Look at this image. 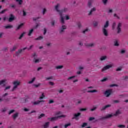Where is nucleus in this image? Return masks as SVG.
<instances>
[{
	"instance_id": "obj_49",
	"label": "nucleus",
	"mask_w": 128,
	"mask_h": 128,
	"mask_svg": "<svg viewBox=\"0 0 128 128\" xmlns=\"http://www.w3.org/2000/svg\"><path fill=\"white\" fill-rule=\"evenodd\" d=\"M102 2L104 4H106V2H108V0H102Z\"/></svg>"
},
{
	"instance_id": "obj_1",
	"label": "nucleus",
	"mask_w": 128,
	"mask_h": 128,
	"mask_svg": "<svg viewBox=\"0 0 128 128\" xmlns=\"http://www.w3.org/2000/svg\"><path fill=\"white\" fill-rule=\"evenodd\" d=\"M58 6H60V4H57V5L55 6V9L58 12H59L61 18V22L62 24H64V19L62 17V12H66V10H68V8H64V10H58Z\"/></svg>"
},
{
	"instance_id": "obj_42",
	"label": "nucleus",
	"mask_w": 128,
	"mask_h": 128,
	"mask_svg": "<svg viewBox=\"0 0 128 128\" xmlns=\"http://www.w3.org/2000/svg\"><path fill=\"white\" fill-rule=\"evenodd\" d=\"M70 124H71L70 123H68V124H66L64 126L65 128H68V126H70Z\"/></svg>"
},
{
	"instance_id": "obj_35",
	"label": "nucleus",
	"mask_w": 128,
	"mask_h": 128,
	"mask_svg": "<svg viewBox=\"0 0 128 128\" xmlns=\"http://www.w3.org/2000/svg\"><path fill=\"white\" fill-rule=\"evenodd\" d=\"M86 46L92 47V46H94V44L92 43H91L90 44H86Z\"/></svg>"
},
{
	"instance_id": "obj_25",
	"label": "nucleus",
	"mask_w": 128,
	"mask_h": 128,
	"mask_svg": "<svg viewBox=\"0 0 128 128\" xmlns=\"http://www.w3.org/2000/svg\"><path fill=\"white\" fill-rule=\"evenodd\" d=\"M26 32H24L23 33H22L21 34V35L20 36L18 39L19 40H22V38L24 37V36Z\"/></svg>"
},
{
	"instance_id": "obj_60",
	"label": "nucleus",
	"mask_w": 128,
	"mask_h": 128,
	"mask_svg": "<svg viewBox=\"0 0 128 128\" xmlns=\"http://www.w3.org/2000/svg\"><path fill=\"white\" fill-rule=\"evenodd\" d=\"M114 102L115 104H118V103L120 102V101H118V100H114Z\"/></svg>"
},
{
	"instance_id": "obj_2",
	"label": "nucleus",
	"mask_w": 128,
	"mask_h": 128,
	"mask_svg": "<svg viewBox=\"0 0 128 128\" xmlns=\"http://www.w3.org/2000/svg\"><path fill=\"white\" fill-rule=\"evenodd\" d=\"M120 114V110H118L116 112V114H107L106 116L102 117L100 118V120H106V118H112V116H118V114Z\"/></svg>"
},
{
	"instance_id": "obj_45",
	"label": "nucleus",
	"mask_w": 128,
	"mask_h": 128,
	"mask_svg": "<svg viewBox=\"0 0 128 128\" xmlns=\"http://www.w3.org/2000/svg\"><path fill=\"white\" fill-rule=\"evenodd\" d=\"M98 24V22H94V26H97Z\"/></svg>"
},
{
	"instance_id": "obj_55",
	"label": "nucleus",
	"mask_w": 128,
	"mask_h": 128,
	"mask_svg": "<svg viewBox=\"0 0 128 128\" xmlns=\"http://www.w3.org/2000/svg\"><path fill=\"white\" fill-rule=\"evenodd\" d=\"M6 112V108H4L2 110V112Z\"/></svg>"
},
{
	"instance_id": "obj_23",
	"label": "nucleus",
	"mask_w": 128,
	"mask_h": 128,
	"mask_svg": "<svg viewBox=\"0 0 128 128\" xmlns=\"http://www.w3.org/2000/svg\"><path fill=\"white\" fill-rule=\"evenodd\" d=\"M22 26H24V24H23V23L20 24L17 27V28H16V30H20V28Z\"/></svg>"
},
{
	"instance_id": "obj_13",
	"label": "nucleus",
	"mask_w": 128,
	"mask_h": 128,
	"mask_svg": "<svg viewBox=\"0 0 128 128\" xmlns=\"http://www.w3.org/2000/svg\"><path fill=\"white\" fill-rule=\"evenodd\" d=\"M103 34L105 36H108V30L106 28H103Z\"/></svg>"
},
{
	"instance_id": "obj_37",
	"label": "nucleus",
	"mask_w": 128,
	"mask_h": 128,
	"mask_svg": "<svg viewBox=\"0 0 128 128\" xmlns=\"http://www.w3.org/2000/svg\"><path fill=\"white\" fill-rule=\"evenodd\" d=\"M60 114H62V112H58L56 113V116H59Z\"/></svg>"
},
{
	"instance_id": "obj_50",
	"label": "nucleus",
	"mask_w": 128,
	"mask_h": 128,
	"mask_svg": "<svg viewBox=\"0 0 128 128\" xmlns=\"http://www.w3.org/2000/svg\"><path fill=\"white\" fill-rule=\"evenodd\" d=\"M80 112H84V111L86 110V108H80Z\"/></svg>"
},
{
	"instance_id": "obj_10",
	"label": "nucleus",
	"mask_w": 128,
	"mask_h": 128,
	"mask_svg": "<svg viewBox=\"0 0 128 128\" xmlns=\"http://www.w3.org/2000/svg\"><path fill=\"white\" fill-rule=\"evenodd\" d=\"M112 68V65H107L103 68L102 72H104V70H108V68Z\"/></svg>"
},
{
	"instance_id": "obj_33",
	"label": "nucleus",
	"mask_w": 128,
	"mask_h": 128,
	"mask_svg": "<svg viewBox=\"0 0 128 128\" xmlns=\"http://www.w3.org/2000/svg\"><path fill=\"white\" fill-rule=\"evenodd\" d=\"M86 126H88V123L86 122H84L82 124V128H86Z\"/></svg>"
},
{
	"instance_id": "obj_17",
	"label": "nucleus",
	"mask_w": 128,
	"mask_h": 128,
	"mask_svg": "<svg viewBox=\"0 0 128 128\" xmlns=\"http://www.w3.org/2000/svg\"><path fill=\"white\" fill-rule=\"evenodd\" d=\"M18 45L16 44L13 46V48L11 50V52H14L18 48Z\"/></svg>"
},
{
	"instance_id": "obj_6",
	"label": "nucleus",
	"mask_w": 128,
	"mask_h": 128,
	"mask_svg": "<svg viewBox=\"0 0 128 128\" xmlns=\"http://www.w3.org/2000/svg\"><path fill=\"white\" fill-rule=\"evenodd\" d=\"M105 96H106V98H108L110 94H112V90H107L104 93Z\"/></svg>"
},
{
	"instance_id": "obj_58",
	"label": "nucleus",
	"mask_w": 128,
	"mask_h": 128,
	"mask_svg": "<svg viewBox=\"0 0 128 128\" xmlns=\"http://www.w3.org/2000/svg\"><path fill=\"white\" fill-rule=\"evenodd\" d=\"M46 9L44 8L43 10V14H46Z\"/></svg>"
},
{
	"instance_id": "obj_15",
	"label": "nucleus",
	"mask_w": 128,
	"mask_h": 128,
	"mask_svg": "<svg viewBox=\"0 0 128 128\" xmlns=\"http://www.w3.org/2000/svg\"><path fill=\"white\" fill-rule=\"evenodd\" d=\"M80 112L74 114V117L72 118V120H74V118L75 120H78V117L80 116Z\"/></svg>"
},
{
	"instance_id": "obj_54",
	"label": "nucleus",
	"mask_w": 128,
	"mask_h": 128,
	"mask_svg": "<svg viewBox=\"0 0 128 128\" xmlns=\"http://www.w3.org/2000/svg\"><path fill=\"white\" fill-rule=\"evenodd\" d=\"M128 76H123V80H128Z\"/></svg>"
},
{
	"instance_id": "obj_3",
	"label": "nucleus",
	"mask_w": 128,
	"mask_h": 128,
	"mask_svg": "<svg viewBox=\"0 0 128 128\" xmlns=\"http://www.w3.org/2000/svg\"><path fill=\"white\" fill-rule=\"evenodd\" d=\"M13 84L14 86L13 87L12 89V92H14V90H16V89L18 88V86H20V82L16 80V81H14L13 82Z\"/></svg>"
},
{
	"instance_id": "obj_20",
	"label": "nucleus",
	"mask_w": 128,
	"mask_h": 128,
	"mask_svg": "<svg viewBox=\"0 0 128 128\" xmlns=\"http://www.w3.org/2000/svg\"><path fill=\"white\" fill-rule=\"evenodd\" d=\"M109 26L108 21H106V24L104 26V28H108Z\"/></svg>"
},
{
	"instance_id": "obj_4",
	"label": "nucleus",
	"mask_w": 128,
	"mask_h": 128,
	"mask_svg": "<svg viewBox=\"0 0 128 128\" xmlns=\"http://www.w3.org/2000/svg\"><path fill=\"white\" fill-rule=\"evenodd\" d=\"M66 118V115H60L55 117L51 118V122H54V120H56L58 118Z\"/></svg>"
},
{
	"instance_id": "obj_32",
	"label": "nucleus",
	"mask_w": 128,
	"mask_h": 128,
	"mask_svg": "<svg viewBox=\"0 0 128 128\" xmlns=\"http://www.w3.org/2000/svg\"><path fill=\"white\" fill-rule=\"evenodd\" d=\"M106 56H102L100 58V60H106Z\"/></svg>"
},
{
	"instance_id": "obj_38",
	"label": "nucleus",
	"mask_w": 128,
	"mask_h": 128,
	"mask_svg": "<svg viewBox=\"0 0 128 128\" xmlns=\"http://www.w3.org/2000/svg\"><path fill=\"white\" fill-rule=\"evenodd\" d=\"M88 6L89 8H90V6H92V0L88 1Z\"/></svg>"
},
{
	"instance_id": "obj_27",
	"label": "nucleus",
	"mask_w": 128,
	"mask_h": 128,
	"mask_svg": "<svg viewBox=\"0 0 128 128\" xmlns=\"http://www.w3.org/2000/svg\"><path fill=\"white\" fill-rule=\"evenodd\" d=\"M88 92H91V93H93V92H98V90H88Z\"/></svg>"
},
{
	"instance_id": "obj_28",
	"label": "nucleus",
	"mask_w": 128,
	"mask_h": 128,
	"mask_svg": "<svg viewBox=\"0 0 128 128\" xmlns=\"http://www.w3.org/2000/svg\"><path fill=\"white\" fill-rule=\"evenodd\" d=\"M117 126L118 128H126V126L124 124H119V125H118Z\"/></svg>"
},
{
	"instance_id": "obj_22",
	"label": "nucleus",
	"mask_w": 128,
	"mask_h": 128,
	"mask_svg": "<svg viewBox=\"0 0 128 128\" xmlns=\"http://www.w3.org/2000/svg\"><path fill=\"white\" fill-rule=\"evenodd\" d=\"M32 32H34V29H31L30 31L29 32L28 34V36H32Z\"/></svg>"
},
{
	"instance_id": "obj_39",
	"label": "nucleus",
	"mask_w": 128,
	"mask_h": 128,
	"mask_svg": "<svg viewBox=\"0 0 128 128\" xmlns=\"http://www.w3.org/2000/svg\"><path fill=\"white\" fill-rule=\"evenodd\" d=\"M34 62H35V64H38V63L40 62V60L34 59Z\"/></svg>"
},
{
	"instance_id": "obj_8",
	"label": "nucleus",
	"mask_w": 128,
	"mask_h": 128,
	"mask_svg": "<svg viewBox=\"0 0 128 128\" xmlns=\"http://www.w3.org/2000/svg\"><path fill=\"white\" fill-rule=\"evenodd\" d=\"M14 20V16L12 14H10V17L8 18V22H12L13 20Z\"/></svg>"
},
{
	"instance_id": "obj_19",
	"label": "nucleus",
	"mask_w": 128,
	"mask_h": 128,
	"mask_svg": "<svg viewBox=\"0 0 128 128\" xmlns=\"http://www.w3.org/2000/svg\"><path fill=\"white\" fill-rule=\"evenodd\" d=\"M46 96H44V93H42V95L40 96L39 98L40 100H44V98Z\"/></svg>"
},
{
	"instance_id": "obj_41",
	"label": "nucleus",
	"mask_w": 128,
	"mask_h": 128,
	"mask_svg": "<svg viewBox=\"0 0 128 128\" xmlns=\"http://www.w3.org/2000/svg\"><path fill=\"white\" fill-rule=\"evenodd\" d=\"M54 100H49L48 104H54Z\"/></svg>"
},
{
	"instance_id": "obj_56",
	"label": "nucleus",
	"mask_w": 128,
	"mask_h": 128,
	"mask_svg": "<svg viewBox=\"0 0 128 128\" xmlns=\"http://www.w3.org/2000/svg\"><path fill=\"white\" fill-rule=\"evenodd\" d=\"M86 32H88V29L86 28L83 31V34H86Z\"/></svg>"
},
{
	"instance_id": "obj_16",
	"label": "nucleus",
	"mask_w": 128,
	"mask_h": 128,
	"mask_svg": "<svg viewBox=\"0 0 128 128\" xmlns=\"http://www.w3.org/2000/svg\"><path fill=\"white\" fill-rule=\"evenodd\" d=\"M4 28L6 30H8V28H14V26H12V25H8L4 26Z\"/></svg>"
},
{
	"instance_id": "obj_46",
	"label": "nucleus",
	"mask_w": 128,
	"mask_h": 128,
	"mask_svg": "<svg viewBox=\"0 0 128 128\" xmlns=\"http://www.w3.org/2000/svg\"><path fill=\"white\" fill-rule=\"evenodd\" d=\"M116 28V22H114L112 26V28L114 30Z\"/></svg>"
},
{
	"instance_id": "obj_43",
	"label": "nucleus",
	"mask_w": 128,
	"mask_h": 128,
	"mask_svg": "<svg viewBox=\"0 0 128 128\" xmlns=\"http://www.w3.org/2000/svg\"><path fill=\"white\" fill-rule=\"evenodd\" d=\"M40 86V83L38 84H34V86L35 88H38Z\"/></svg>"
},
{
	"instance_id": "obj_26",
	"label": "nucleus",
	"mask_w": 128,
	"mask_h": 128,
	"mask_svg": "<svg viewBox=\"0 0 128 128\" xmlns=\"http://www.w3.org/2000/svg\"><path fill=\"white\" fill-rule=\"evenodd\" d=\"M34 80H36V78H32V79L31 81H29L28 82V84H32V82H34Z\"/></svg>"
},
{
	"instance_id": "obj_14",
	"label": "nucleus",
	"mask_w": 128,
	"mask_h": 128,
	"mask_svg": "<svg viewBox=\"0 0 128 128\" xmlns=\"http://www.w3.org/2000/svg\"><path fill=\"white\" fill-rule=\"evenodd\" d=\"M66 29V26H62V27L61 28L60 30V34H62L64 32V30Z\"/></svg>"
},
{
	"instance_id": "obj_62",
	"label": "nucleus",
	"mask_w": 128,
	"mask_h": 128,
	"mask_svg": "<svg viewBox=\"0 0 128 128\" xmlns=\"http://www.w3.org/2000/svg\"><path fill=\"white\" fill-rule=\"evenodd\" d=\"M46 34V28H44V34Z\"/></svg>"
},
{
	"instance_id": "obj_57",
	"label": "nucleus",
	"mask_w": 128,
	"mask_h": 128,
	"mask_svg": "<svg viewBox=\"0 0 128 128\" xmlns=\"http://www.w3.org/2000/svg\"><path fill=\"white\" fill-rule=\"evenodd\" d=\"M114 16L115 17V18H118V19H120V16H118V15H116V14H114Z\"/></svg>"
},
{
	"instance_id": "obj_5",
	"label": "nucleus",
	"mask_w": 128,
	"mask_h": 128,
	"mask_svg": "<svg viewBox=\"0 0 128 128\" xmlns=\"http://www.w3.org/2000/svg\"><path fill=\"white\" fill-rule=\"evenodd\" d=\"M42 102H44V100H38L36 102H32V104H34V106H38L40 104H42Z\"/></svg>"
},
{
	"instance_id": "obj_31",
	"label": "nucleus",
	"mask_w": 128,
	"mask_h": 128,
	"mask_svg": "<svg viewBox=\"0 0 128 128\" xmlns=\"http://www.w3.org/2000/svg\"><path fill=\"white\" fill-rule=\"evenodd\" d=\"M64 66H56V70H60L61 68H62Z\"/></svg>"
},
{
	"instance_id": "obj_34",
	"label": "nucleus",
	"mask_w": 128,
	"mask_h": 128,
	"mask_svg": "<svg viewBox=\"0 0 128 128\" xmlns=\"http://www.w3.org/2000/svg\"><path fill=\"white\" fill-rule=\"evenodd\" d=\"M6 82V80H0V84H3L5 83Z\"/></svg>"
},
{
	"instance_id": "obj_40",
	"label": "nucleus",
	"mask_w": 128,
	"mask_h": 128,
	"mask_svg": "<svg viewBox=\"0 0 128 128\" xmlns=\"http://www.w3.org/2000/svg\"><path fill=\"white\" fill-rule=\"evenodd\" d=\"M106 80H108V78H104L102 80H101V82H106Z\"/></svg>"
},
{
	"instance_id": "obj_52",
	"label": "nucleus",
	"mask_w": 128,
	"mask_h": 128,
	"mask_svg": "<svg viewBox=\"0 0 128 128\" xmlns=\"http://www.w3.org/2000/svg\"><path fill=\"white\" fill-rule=\"evenodd\" d=\"M120 52V54H124V52H126V50H122Z\"/></svg>"
},
{
	"instance_id": "obj_29",
	"label": "nucleus",
	"mask_w": 128,
	"mask_h": 128,
	"mask_svg": "<svg viewBox=\"0 0 128 128\" xmlns=\"http://www.w3.org/2000/svg\"><path fill=\"white\" fill-rule=\"evenodd\" d=\"M45 114H41L38 116V118H44V116Z\"/></svg>"
},
{
	"instance_id": "obj_7",
	"label": "nucleus",
	"mask_w": 128,
	"mask_h": 128,
	"mask_svg": "<svg viewBox=\"0 0 128 128\" xmlns=\"http://www.w3.org/2000/svg\"><path fill=\"white\" fill-rule=\"evenodd\" d=\"M122 23H118V27H117V30H118V34H120V32L122 31Z\"/></svg>"
},
{
	"instance_id": "obj_21",
	"label": "nucleus",
	"mask_w": 128,
	"mask_h": 128,
	"mask_svg": "<svg viewBox=\"0 0 128 128\" xmlns=\"http://www.w3.org/2000/svg\"><path fill=\"white\" fill-rule=\"evenodd\" d=\"M44 38V37L42 36H40L38 38H35V40H42Z\"/></svg>"
},
{
	"instance_id": "obj_53",
	"label": "nucleus",
	"mask_w": 128,
	"mask_h": 128,
	"mask_svg": "<svg viewBox=\"0 0 128 128\" xmlns=\"http://www.w3.org/2000/svg\"><path fill=\"white\" fill-rule=\"evenodd\" d=\"M76 78V76H72L68 78V80H72V78Z\"/></svg>"
},
{
	"instance_id": "obj_30",
	"label": "nucleus",
	"mask_w": 128,
	"mask_h": 128,
	"mask_svg": "<svg viewBox=\"0 0 128 128\" xmlns=\"http://www.w3.org/2000/svg\"><path fill=\"white\" fill-rule=\"evenodd\" d=\"M114 46H120V44H118V40H116L114 42Z\"/></svg>"
},
{
	"instance_id": "obj_11",
	"label": "nucleus",
	"mask_w": 128,
	"mask_h": 128,
	"mask_svg": "<svg viewBox=\"0 0 128 128\" xmlns=\"http://www.w3.org/2000/svg\"><path fill=\"white\" fill-rule=\"evenodd\" d=\"M111 105L110 104H108L104 106H103L102 108H100V110L101 112H102V110H106V108H110Z\"/></svg>"
},
{
	"instance_id": "obj_18",
	"label": "nucleus",
	"mask_w": 128,
	"mask_h": 128,
	"mask_svg": "<svg viewBox=\"0 0 128 128\" xmlns=\"http://www.w3.org/2000/svg\"><path fill=\"white\" fill-rule=\"evenodd\" d=\"M18 116V113H16L12 116L13 119L16 120Z\"/></svg>"
},
{
	"instance_id": "obj_12",
	"label": "nucleus",
	"mask_w": 128,
	"mask_h": 128,
	"mask_svg": "<svg viewBox=\"0 0 128 128\" xmlns=\"http://www.w3.org/2000/svg\"><path fill=\"white\" fill-rule=\"evenodd\" d=\"M50 127V122H47L44 124L43 125L44 128H48Z\"/></svg>"
},
{
	"instance_id": "obj_51",
	"label": "nucleus",
	"mask_w": 128,
	"mask_h": 128,
	"mask_svg": "<svg viewBox=\"0 0 128 128\" xmlns=\"http://www.w3.org/2000/svg\"><path fill=\"white\" fill-rule=\"evenodd\" d=\"M94 120V117H90V118H89V120H90V122H91V120Z\"/></svg>"
},
{
	"instance_id": "obj_24",
	"label": "nucleus",
	"mask_w": 128,
	"mask_h": 128,
	"mask_svg": "<svg viewBox=\"0 0 128 128\" xmlns=\"http://www.w3.org/2000/svg\"><path fill=\"white\" fill-rule=\"evenodd\" d=\"M96 10V8H92L90 11V12L88 15L90 16V14H92V12H94Z\"/></svg>"
},
{
	"instance_id": "obj_36",
	"label": "nucleus",
	"mask_w": 128,
	"mask_h": 128,
	"mask_svg": "<svg viewBox=\"0 0 128 128\" xmlns=\"http://www.w3.org/2000/svg\"><path fill=\"white\" fill-rule=\"evenodd\" d=\"M96 108H97V107H96V106H94V107L93 108H91V109L90 110H91V112H94V110H96Z\"/></svg>"
},
{
	"instance_id": "obj_44",
	"label": "nucleus",
	"mask_w": 128,
	"mask_h": 128,
	"mask_svg": "<svg viewBox=\"0 0 128 128\" xmlns=\"http://www.w3.org/2000/svg\"><path fill=\"white\" fill-rule=\"evenodd\" d=\"M12 112H14V110H10L8 112V114H12Z\"/></svg>"
},
{
	"instance_id": "obj_48",
	"label": "nucleus",
	"mask_w": 128,
	"mask_h": 128,
	"mask_svg": "<svg viewBox=\"0 0 128 128\" xmlns=\"http://www.w3.org/2000/svg\"><path fill=\"white\" fill-rule=\"evenodd\" d=\"M17 2H18L19 4H22V0H18Z\"/></svg>"
},
{
	"instance_id": "obj_63",
	"label": "nucleus",
	"mask_w": 128,
	"mask_h": 128,
	"mask_svg": "<svg viewBox=\"0 0 128 128\" xmlns=\"http://www.w3.org/2000/svg\"><path fill=\"white\" fill-rule=\"evenodd\" d=\"M10 86H8L6 88L5 90H10Z\"/></svg>"
},
{
	"instance_id": "obj_9",
	"label": "nucleus",
	"mask_w": 128,
	"mask_h": 128,
	"mask_svg": "<svg viewBox=\"0 0 128 128\" xmlns=\"http://www.w3.org/2000/svg\"><path fill=\"white\" fill-rule=\"evenodd\" d=\"M26 47L23 48L22 49L19 50L17 52H16V56H18L20 54H22V52L23 50H26Z\"/></svg>"
},
{
	"instance_id": "obj_47",
	"label": "nucleus",
	"mask_w": 128,
	"mask_h": 128,
	"mask_svg": "<svg viewBox=\"0 0 128 128\" xmlns=\"http://www.w3.org/2000/svg\"><path fill=\"white\" fill-rule=\"evenodd\" d=\"M77 24L79 28H82V24H80V22H78Z\"/></svg>"
},
{
	"instance_id": "obj_61",
	"label": "nucleus",
	"mask_w": 128,
	"mask_h": 128,
	"mask_svg": "<svg viewBox=\"0 0 128 128\" xmlns=\"http://www.w3.org/2000/svg\"><path fill=\"white\" fill-rule=\"evenodd\" d=\"M65 18L66 20H70V16H65Z\"/></svg>"
},
{
	"instance_id": "obj_59",
	"label": "nucleus",
	"mask_w": 128,
	"mask_h": 128,
	"mask_svg": "<svg viewBox=\"0 0 128 128\" xmlns=\"http://www.w3.org/2000/svg\"><path fill=\"white\" fill-rule=\"evenodd\" d=\"M6 10H4L0 12V14H4V12H6Z\"/></svg>"
},
{
	"instance_id": "obj_64",
	"label": "nucleus",
	"mask_w": 128,
	"mask_h": 128,
	"mask_svg": "<svg viewBox=\"0 0 128 128\" xmlns=\"http://www.w3.org/2000/svg\"><path fill=\"white\" fill-rule=\"evenodd\" d=\"M50 84V86H54V84L53 82H49Z\"/></svg>"
}]
</instances>
